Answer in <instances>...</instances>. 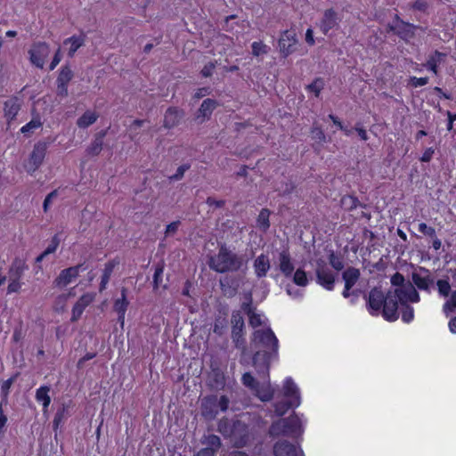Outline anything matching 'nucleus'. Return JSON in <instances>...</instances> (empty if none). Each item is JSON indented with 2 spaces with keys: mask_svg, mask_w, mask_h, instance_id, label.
<instances>
[{
  "mask_svg": "<svg viewBox=\"0 0 456 456\" xmlns=\"http://www.w3.org/2000/svg\"><path fill=\"white\" fill-rule=\"evenodd\" d=\"M395 297L394 289H389L385 295L380 287H374L368 295L364 294L370 314L377 315L382 309V315L388 322H395L399 317Z\"/></svg>",
  "mask_w": 456,
  "mask_h": 456,
  "instance_id": "f257e3e1",
  "label": "nucleus"
},
{
  "mask_svg": "<svg viewBox=\"0 0 456 456\" xmlns=\"http://www.w3.org/2000/svg\"><path fill=\"white\" fill-rule=\"evenodd\" d=\"M248 259L246 256L238 255L231 250L226 244H221L218 253L209 257L208 265L209 268L218 273H235L247 268Z\"/></svg>",
  "mask_w": 456,
  "mask_h": 456,
  "instance_id": "f03ea898",
  "label": "nucleus"
},
{
  "mask_svg": "<svg viewBox=\"0 0 456 456\" xmlns=\"http://www.w3.org/2000/svg\"><path fill=\"white\" fill-rule=\"evenodd\" d=\"M284 399L274 403L275 414L283 416L290 408H296L300 404V393L291 378L285 380L283 386Z\"/></svg>",
  "mask_w": 456,
  "mask_h": 456,
  "instance_id": "7ed1b4c3",
  "label": "nucleus"
},
{
  "mask_svg": "<svg viewBox=\"0 0 456 456\" xmlns=\"http://www.w3.org/2000/svg\"><path fill=\"white\" fill-rule=\"evenodd\" d=\"M252 343L257 350L266 349L278 356L279 341L271 328L256 330L252 335Z\"/></svg>",
  "mask_w": 456,
  "mask_h": 456,
  "instance_id": "20e7f679",
  "label": "nucleus"
},
{
  "mask_svg": "<svg viewBox=\"0 0 456 456\" xmlns=\"http://www.w3.org/2000/svg\"><path fill=\"white\" fill-rule=\"evenodd\" d=\"M277 359L278 356H273L272 352L266 349L256 350L252 357V364L258 376L262 379H266L269 377L271 362Z\"/></svg>",
  "mask_w": 456,
  "mask_h": 456,
  "instance_id": "39448f33",
  "label": "nucleus"
},
{
  "mask_svg": "<svg viewBox=\"0 0 456 456\" xmlns=\"http://www.w3.org/2000/svg\"><path fill=\"white\" fill-rule=\"evenodd\" d=\"M387 28L403 41L408 42L415 37V29L421 28L412 23L403 21L397 14H395V22L389 23L387 25Z\"/></svg>",
  "mask_w": 456,
  "mask_h": 456,
  "instance_id": "423d86ee",
  "label": "nucleus"
},
{
  "mask_svg": "<svg viewBox=\"0 0 456 456\" xmlns=\"http://www.w3.org/2000/svg\"><path fill=\"white\" fill-rule=\"evenodd\" d=\"M232 339L236 348L245 349V338L243 330L245 327L244 319L240 311H233L231 317Z\"/></svg>",
  "mask_w": 456,
  "mask_h": 456,
  "instance_id": "0eeeda50",
  "label": "nucleus"
},
{
  "mask_svg": "<svg viewBox=\"0 0 456 456\" xmlns=\"http://www.w3.org/2000/svg\"><path fill=\"white\" fill-rule=\"evenodd\" d=\"M394 294L397 306L398 304L403 305L408 304V302L417 303L419 301V292L409 281H407V284L403 289H394Z\"/></svg>",
  "mask_w": 456,
  "mask_h": 456,
  "instance_id": "6e6552de",
  "label": "nucleus"
},
{
  "mask_svg": "<svg viewBox=\"0 0 456 456\" xmlns=\"http://www.w3.org/2000/svg\"><path fill=\"white\" fill-rule=\"evenodd\" d=\"M297 34L294 30H285L282 32L279 42V49L282 57L286 58L297 50Z\"/></svg>",
  "mask_w": 456,
  "mask_h": 456,
  "instance_id": "1a4fd4ad",
  "label": "nucleus"
},
{
  "mask_svg": "<svg viewBox=\"0 0 456 456\" xmlns=\"http://www.w3.org/2000/svg\"><path fill=\"white\" fill-rule=\"evenodd\" d=\"M30 55V61L36 67L43 69L45 61L50 53L49 45L45 42H38L33 45V47L28 51Z\"/></svg>",
  "mask_w": 456,
  "mask_h": 456,
  "instance_id": "9d476101",
  "label": "nucleus"
},
{
  "mask_svg": "<svg viewBox=\"0 0 456 456\" xmlns=\"http://www.w3.org/2000/svg\"><path fill=\"white\" fill-rule=\"evenodd\" d=\"M412 282L419 289L430 292L435 285V278L430 271L425 267L419 268V273H412Z\"/></svg>",
  "mask_w": 456,
  "mask_h": 456,
  "instance_id": "9b49d317",
  "label": "nucleus"
},
{
  "mask_svg": "<svg viewBox=\"0 0 456 456\" xmlns=\"http://www.w3.org/2000/svg\"><path fill=\"white\" fill-rule=\"evenodd\" d=\"M47 148L48 143L45 142H38L34 145L29 156L28 172H35L42 165Z\"/></svg>",
  "mask_w": 456,
  "mask_h": 456,
  "instance_id": "f8f14e48",
  "label": "nucleus"
},
{
  "mask_svg": "<svg viewBox=\"0 0 456 456\" xmlns=\"http://www.w3.org/2000/svg\"><path fill=\"white\" fill-rule=\"evenodd\" d=\"M231 439L237 448L244 447L249 441L248 427L240 420L233 421V430Z\"/></svg>",
  "mask_w": 456,
  "mask_h": 456,
  "instance_id": "ddd939ff",
  "label": "nucleus"
},
{
  "mask_svg": "<svg viewBox=\"0 0 456 456\" xmlns=\"http://www.w3.org/2000/svg\"><path fill=\"white\" fill-rule=\"evenodd\" d=\"M80 270H86V268H83V265H77L61 270L60 274L53 281L54 286L60 289L65 288L78 276Z\"/></svg>",
  "mask_w": 456,
  "mask_h": 456,
  "instance_id": "4468645a",
  "label": "nucleus"
},
{
  "mask_svg": "<svg viewBox=\"0 0 456 456\" xmlns=\"http://www.w3.org/2000/svg\"><path fill=\"white\" fill-rule=\"evenodd\" d=\"M245 301L242 302L240 308L248 315V323L251 327L256 328L262 325L261 316L256 314V307L253 305L252 293L248 292L244 296Z\"/></svg>",
  "mask_w": 456,
  "mask_h": 456,
  "instance_id": "2eb2a0df",
  "label": "nucleus"
},
{
  "mask_svg": "<svg viewBox=\"0 0 456 456\" xmlns=\"http://www.w3.org/2000/svg\"><path fill=\"white\" fill-rule=\"evenodd\" d=\"M200 411L202 417L208 420H213L216 419L218 413L217 408V395H212L205 396L201 400Z\"/></svg>",
  "mask_w": 456,
  "mask_h": 456,
  "instance_id": "dca6fc26",
  "label": "nucleus"
},
{
  "mask_svg": "<svg viewBox=\"0 0 456 456\" xmlns=\"http://www.w3.org/2000/svg\"><path fill=\"white\" fill-rule=\"evenodd\" d=\"M274 456H304L302 450L287 440H280L273 445Z\"/></svg>",
  "mask_w": 456,
  "mask_h": 456,
  "instance_id": "f3484780",
  "label": "nucleus"
},
{
  "mask_svg": "<svg viewBox=\"0 0 456 456\" xmlns=\"http://www.w3.org/2000/svg\"><path fill=\"white\" fill-rule=\"evenodd\" d=\"M277 263L278 268L281 271V273L286 278H290L294 273L295 266L288 249H284L279 253Z\"/></svg>",
  "mask_w": 456,
  "mask_h": 456,
  "instance_id": "a211bd4d",
  "label": "nucleus"
},
{
  "mask_svg": "<svg viewBox=\"0 0 456 456\" xmlns=\"http://www.w3.org/2000/svg\"><path fill=\"white\" fill-rule=\"evenodd\" d=\"M317 282L328 290H332L335 284V275L326 266H319L316 271Z\"/></svg>",
  "mask_w": 456,
  "mask_h": 456,
  "instance_id": "6ab92c4d",
  "label": "nucleus"
},
{
  "mask_svg": "<svg viewBox=\"0 0 456 456\" xmlns=\"http://www.w3.org/2000/svg\"><path fill=\"white\" fill-rule=\"evenodd\" d=\"M184 112L176 107H169L164 115L163 126L170 129L179 125Z\"/></svg>",
  "mask_w": 456,
  "mask_h": 456,
  "instance_id": "aec40b11",
  "label": "nucleus"
},
{
  "mask_svg": "<svg viewBox=\"0 0 456 456\" xmlns=\"http://www.w3.org/2000/svg\"><path fill=\"white\" fill-rule=\"evenodd\" d=\"M284 419L286 421L285 428L287 431V436L297 438L303 434L304 429L302 427L301 420L295 412H293V414L289 418Z\"/></svg>",
  "mask_w": 456,
  "mask_h": 456,
  "instance_id": "412c9836",
  "label": "nucleus"
},
{
  "mask_svg": "<svg viewBox=\"0 0 456 456\" xmlns=\"http://www.w3.org/2000/svg\"><path fill=\"white\" fill-rule=\"evenodd\" d=\"M217 105L218 103L216 100L210 98L205 99L196 114V119L199 123H203L205 120H208Z\"/></svg>",
  "mask_w": 456,
  "mask_h": 456,
  "instance_id": "4be33fe9",
  "label": "nucleus"
},
{
  "mask_svg": "<svg viewBox=\"0 0 456 456\" xmlns=\"http://www.w3.org/2000/svg\"><path fill=\"white\" fill-rule=\"evenodd\" d=\"M338 13L334 9H327L320 23L321 30L324 35H327L329 31L338 25Z\"/></svg>",
  "mask_w": 456,
  "mask_h": 456,
  "instance_id": "5701e85b",
  "label": "nucleus"
},
{
  "mask_svg": "<svg viewBox=\"0 0 456 456\" xmlns=\"http://www.w3.org/2000/svg\"><path fill=\"white\" fill-rule=\"evenodd\" d=\"M127 289L126 288L121 289V298H118L114 302L113 310L118 314V322L121 326L125 322V314L127 310L129 302L126 299Z\"/></svg>",
  "mask_w": 456,
  "mask_h": 456,
  "instance_id": "b1692460",
  "label": "nucleus"
},
{
  "mask_svg": "<svg viewBox=\"0 0 456 456\" xmlns=\"http://www.w3.org/2000/svg\"><path fill=\"white\" fill-rule=\"evenodd\" d=\"M208 384L213 390H221L225 387V377L219 368H212L208 374Z\"/></svg>",
  "mask_w": 456,
  "mask_h": 456,
  "instance_id": "393cba45",
  "label": "nucleus"
},
{
  "mask_svg": "<svg viewBox=\"0 0 456 456\" xmlns=\"http://www.w3.org/2000/svg\"><path fill=\"white\" fill-rule=\"evenodd\" d=\"M92 300V297L88 294L83 295L79 297L72 308V316L70 319L72 322H77L81 317L84 310L90 305Z\"/></svg>",
  "mask_w": 456,
  "mask_h": 456,
  "instance_id": "a878e982",
  "label": "nucleus"
},
{
  "mask_svg": "<svg viewBox=\"0 0 456 456\" xmlns=\"http://www.w3.org/2000/svg\"><path fill=\"white\" fill-rule=\"evenodd\" d=\"M253 266L257 278L266 276L271 267L269 257L265 254H261L255 259Z\"/></svg>",
  "mask_w": 456,
  "mask_h": 456,
  "instance_id": "bb28decb",
  "label": "nucleus"
},
{
  "mask_svg": "<svg viewBox=\"0 0 456 456\" xmlns=\"http://www.w3.org/2000/svg\"><path fill=\"white\" fill-rule=\"evenodd\" d=\"M19 102V98L14 96L4 102V116L9 121L13 120L16 118L20 109V104Z\"/></svg>",
  "mask_w": 456,
  "mask_h": 456,
  "instance_id": "cd10ccee",
  "label": "nucleus"
},
{
  "mask_svg": "<svg viewBox=\"0 0 456 456\" xmlns=\"http://www.w3.org/2000/svg\"><path fill=\"white\" fill-rule=\"evenodd\" d=\"M106 134L107 130H102L95 134L94 140L86 149L88 155L98 156L101 153L103 145V138L106 136Z\"/></svg>",
  "mask_w": 456,
  "mask_h": 456,
  "instance_id": "c85d7f7f",
  "label": "nucleus"
},
{
  "mask_svg": "<svg viewBox=\"0 0 456 456\" xmlns=\"http://www.w3.org/2000/svg\"><path fill=\"white\" fill-rule=\"evenodd\" d=\"M28 269V265L21 259L16 258L12 263L9 269V280L20 281L23 275L25 270Z\"/></svg>",
  "mask_w": 456,
  "mask_h": 456,
  "instance_id": "c756f323",
  "label": "nucleus"
},
{
  "mask_svg": "<svg viewBox=\"0 0 456 456\" xmlns=\"http://www.w3.org/2000/svg\"><path fill=\"white\" fill-rule=\"evenodd\" d=\"M360 270L350 266L342 273V279L345 281V285L354 287L360 278Z\"/></svg>",
  "mask_w": 456,
  "mask_h": 456,
  "instance_id": "7c9ffc66",
  "label": "nucleus"
},
{
  "mask_svg": "<svg viewBox=\"0 0 456 456\" xmlns=\"http://www.w3.org/2000/svg\"><path fill=\"white\" fill-rule=\"evenodd\" d=\"M68 44L70 45L69 51H68V55L69 58H72L75 55L77 49L79 47H81L82 45H84L85 37L84 36H72L69 38H66L63 41V45H66Z\"/></svg>",
  "mask_w": 456,
  "mask_h": 456,
  "instance_id": "2f4dec72",
  "label": "nucleus"
},
{
  "mask_svg": "<svg viewBox=\"0 0 456 456\" xmlns=\"http://www.w3.org/2000/svg\"><path fill=\"white\" fill-rule=\"evenodd\" d=\"M285 419H280L277 421L272 423L269 428L268 434L271 437H278L280 436H287L285 428Z\"/></svg>",
  "mask_w": 456,
  "mask_h": 456,
  "instance_id": "473e14b6",
  "label": "nucleus"
},
{
  "mask_svg": "<svg viewBox=\"0 0 456 456\" xmlns=\"http://www.w3.org/2000/svg\"><path fill=\"white\" fill-rule=\"evenodd\" d=\"M445 56V53L436 50L434 53L429 56L427 63L424 64V66L428 69L433 71L435 74H437V64L440 63Z\"/></svg>",
  "mask_w": 456,
  "mask_h": 456,
  "instance_id": "72a5a7b5",
  "label": "nucleus"
},
{
  "mask_svg": "<svg viewBox=\"0 0 456 456\" xmlns=\"http://www.w3.org/2000/svg\"><path fill=\"white\" fill-rule=\"evenodd\" d=\"M73 77L74 72L71 69L69 64L67 63L64 66H62L60 69L58 77L56 78V84L69 85V83L73 79Z\"/></svg>",
  "mask_w": 456,
  "mask_h": 456,
  "instance_id": "f704fd0d",
  "label": "nucleus"
},
{
  "mask_svg": "<svg viewBox=\"0 0 456 456\" xmlns=\"http://www.w3.org/2000/svg\"><path fill=\"white\" fill-rule=\"evenodd\" d=\"M98 118V115L91 110H86L77 120V125L80 128H86L93 125Z\"/></svg>",
  "mask_w": 456,
  "mask_h": 456,
  "instance_id": "c9c22d12",
  "label": "nucleus"
},
{
  "mask_svg": "<svg viewBox=\"0 0 456 456\" xmlns=\"http://www.w3.org/2000/svg\"><path fill=\"white\" fill-rule=\"evenodd\" d=\"M340 202L341 206L347 211H352L357 207L366 208L365 204H362L356 197L352 195L342 197Z\"/></svg>",
  "mask_w": 456,
  "mask_h": 456,
  "instance_id": "e433bc0d",
  "label": "nucleus"
},
{
  "mask_svg": "<svg viewBox=\"0 0 456 456\" xmlns=\"http://www.w3.org/2000/svg\"><path fill=\"white\" fill-rule=\"evenodd\" d=\"M50 387L42 386L36 392V399L38 402H42L44 410H45L51 403V397L48 395Z\"/></svg>",
  "mask_w": 456,
  "mask_h": 456,
  "instance_id": "4c0bfd02",
  "label": "nucleus"
},
{
  "mask_svg": "<svg viewBox=\"0 0 456 456\" xmlns=\"http://www.w3.org/2000/svg\"><path fill=\"white\" fill-rule=\"evenodd\" d=\"M271 212L268 208H262L257 217V226L259 229L265 232L270 228L269 216Z\"/></svg>",
  "mask_w": 456,
  "mask_h": 456,
  "instance_id": "58836bf2",
  "label": "nucleus"
},
{
  "mask_svg": "<svg viewBox=\"0 0 456 456\" xmlns=\"http://www.w3.org/2000/svg\"><path fill=\"white\" fill-rule=\"evenodd\" d=\"M115 267V263L113 261H110L105 265L103 273L102 275L101 283H100V290H103L106 288L107 283L110 281V278L113 273Z\"/></svg>",
  "mask_w": 456,
  "mask_h": 456,
  "instance_id": "ea45409f",
  "label": "nucleus"
},
{
  "mask_svg": "<svg viewBox=\"0 0 456 456\" xmlns=\"http://www.w3.org/2000/svg\"><path fill=\"white\" fill-rule=\"evenodd\" d=\"M201 443L203 444L207 445L206 448H210L215 452H216L221 446V440H220L219 436H217L216 435L205 436L203 437V439L201 440Z\"/></svg>",
  "mask_w": 456,
  "mask_h": 456,
  "instance_id": "a19ab883",
  "label": "nucleus"
},
{
  "mask_svg": "<svg viewBox=\"0 0 456 456\" xmlns=\"http://www.w3.org/2000/svg\"><path fill=\"white\" fill-rule=\"evenodd\" d=\"M163 272L164 267L162 265H158L155 267V272L153 274V289L157 290L159 287H163V289L167 288L166 284H163Z\"/></svg>",
  "mask_w": 456,
  "mask_h": 456,
  "instance_id": "79ce46f5",
  "label": "nucleus"
},
{
  "mask_svg": "<svg viewBox=\"0 0 456 456\" xmlns=\"http://www.w3.org/2000/svg\"><path fill=\"white\" fill-rule=\"evenodd\" d=\"M233 430V422L231 423L227 419H223L218 422V431L225 437H232Z\"/></svg>",
  "mask_w": 456,
  "mask_h": 456,
  "instance_id": "37998d69",
  "label": "nucleus"
},
{
  "mask_svg": "<svg viewBox=\"0 0 456 456\" xmlns=\"http://www.w3.org/2000/svg\"><path fill=\"white\" fill-rule=\"evenodd\" d=\"M293 282L301 287H305L308 284V279L306 276L305 272L298 268L295 273L292 274Z\"/></svg>",
  "mask_w": 456,
  "mask_h": 456,
  "instance_id": "c03bdc74",
  "label": "nucleus"
},
{
  "mask_svg": "<svg viewBox=\"0 0 456 456\" xmlns=\"http://www.w3.org/2000/svg\"><path fill=\"white\" fill-rule=\"evenodd\" d=\"M324 87V81L321 77L315 78L310 85L306 86V89L314 93L316 97L320 96L321 91Z\"/></svg>",
  "mask_w": 456,
  "mask_h": 456,
  "instance_id": "a18cd8bd",
  "label": "nucleus"
},
{
  "mask_svg": "<svg viewBox=\"0 0 456 456\" xmlns=\"http://www.w3.org/2000/svg\"><path fill=\"white\" fill-rule=\"evenodd\" d=\"M330 265L337 271H341L344 268V262L340 255L330 251L329 255Z\"/></svg>",
  "mask_w": 456,
  "mask_h": 456,
  "instance_id": "49530a36",
  "label": "nucleus"
},
{
  "mask_svg": "<svg viewBox=\"0 0 456 456\" xmlns=\"http://www.w3.org/2000/svg\"><path fill=\"white\" fill-rule=\"evenodd\" d=\"M242 384L252 389V390H257L259 387V383L256 380V379L251 375L250 372H246L242 376Z\"/></svg>",
  "mask_w": 456,
  "mask_h": 456,
  "instance_id": "de8ad7c7",
  "label": "nucleus"
},
{
  "mask_svg": "<svg viewBox=\"0 0 456 456\" xmlns=\"http://www.w3.org/2000/svg\"><path fill=\"white\" fill-rule=\"evenodd\" d=\"M402 319L404 322H410L413 320L414 310L409 304L401 305Z\"/></svg>",
  "mask_w": 456,
  "mask_h": 456,
  "instance_id": "09e8293b",
  "label": "nucleus"
},
{
  "mask_svg": "<svg viewBox=\"0 0 456 456\" xmlns=\"http://www.w3.org/2000/svg\"><path fill=\"white\" fill-rule=\"evenodd\" d=\"M439 295L442 297H448L451 292V285L448 280H438L436 281Z\"/></svg>",
  "mask_w": 456,
  "mask_h": 456,
  "instance_id": "8fccbe9b",
  "label": "nucleus"
},
{
  "mask_svg": "<svg viewBox=\"0 0 456 456\" xmlns=\"http://www.w3.org/2000/svg\"><path fill=\"white\" fill-rule=\"evenodd\" d=\"M42 126V122L40 121V118H33L28 123H27L25 126H23L20 129V132L24 134L29 132H33L35 129L40 127Z\"/></svg>",
  "mask_w": 456,
  "mask_h": 456,
  "instance_id": "3c124183",
  "label": "nucleus"
},
{
  "mask_svg": "<svg viewBox=\"0 0 456 456\" xmlns=\"http://www.w3.org/2000/svg\"><path fill=\"white\" fill-rule=\"evenodd\" d=\"M67 418V409L65 406H62L61 409L57 411L54 415L53 425V428L57 429L59 425L62 423V421Z\"/></svg>",
  "mask_w": 456,
  "mask_h": 456,
  "instance_id": "603ef678",
  "label": "nucleus"
},
{
  "mask_svg": "<svg viewBox=\"0 0 456 456\" xmlns=\"http://www.w3.org/2000/svg\"><path fill=\"white\" fill-rule=\"evenodd\" d=\"M190 167H191L190 164L181 165L180 167H177L176 172L173 175L168 177L169 181L170 182L180 181L181 179H183L184 173L187 170H189Z\"/></svg>",
  "mask_w": 456,
  "mask_h": 456,
  "instance_id": "864d4df0",
  "label": "nucleus"
},
{
  "mask_svg": "<svg viewBox=\"0 0 456 456\" xmlns=\"http://www.w3.org/2000/svg\"><path fill=\"white\" fill-rule=\"evenodd\" d=\"M391 283L393 286L396 287L395 289H403L406 286L407 281H405L404 276L397 272L391 277Z\"/></svg>",
  "mask_w": 456,
  "mask_h": 456,
  "instance_id": "5fc2aeb1",
  "label": "nucleus"
},
{
  "mask_svg": "<svg viewBox=\"0 0 456 456\" xmlns=\"http://www.w3.org/2000/svg\"><path fill=\"white\" fill-rule=\"evenodd\" d=\"M252 54L254 56H259L267 53L268 47L263 42H254L251 45Z\"/></svg>",
  "mask_w": 456,
  "mask_h": 456,
  "instance_id": "6e6d98bb",
  "label": "nucleus"
},
{
  "mask_svg": "<svg viewBox=\"0 0 456 456\" xmlns=\"http://www.w3.org/2000/svg\"><path fill=\"white\" fill-rule=\"evenodd\" d=\"M225 327H226L225 319H223V318L216 319L215 323H214L213 332L219 336H222L224 332Z\"/></svg>",
  "mask_w": 456,
  "mask_h": 456,
  "instance_id": "4d7b16f0",
  "label": "nucleus"
},
{
  "mask_svg": "<svg viewBox=\"0 0 456 456\" xmlns=\"http://www.w3.org/2000/svg\"><path fill=\"white\" fill-rule=\"evenodd\" d=\"M311 134L313 135V139L319 142H326V135L322 129L319 126H313L311 130Z\"/></svg>",
  "mask_w": 456,
  "mask_h": 456,
  "instance_id": "13d9d810",
  "label": "nucleus"
},
{
  "mask_svg": "<svg viewBox=\"0 0 456 456\" xmlns=\"http://www.w3.org/2000/svg\"><path fill=\"white\" fill-rule=\"evenodd\" d=\"M409 5L410 8L422 12H427L428 9V4L424 0H416L415 2L410 4Z\"/></svg>",
  "mask_w": 456,
  "mask_h": 456,
  "instance_id": "bf43d9fd",
  "label": "nucleus"
},
{
  "mask_svg": "<svg viewBox=\"0 0 456 456\" xmlns=\"http://www.w3.org/2000/svg\"><path fill=\"white\" fill-rule=\"evenodd\" d=\"M59 244H60V239L58 238V235H54L52 238L50 244L45 249V255H50L52 253H54L56 251Z\"/></svg>",
  "mask_w": 456,
  "mask_h": 456,
  "instance_id": "052dcab7",
  "label": "nucleus"
},
{
  "mask_svg": "<svg viewBox=\"0 0 456 456\" xmlns=\"http://www.w3.org/2000/svg\"><path fill=\"white\" fill-rule=\"evenodd\" d=\"M419 231L424 235L429 236L431 238L436 237V230L431 226H428L425 223H420L419 224Z\"/></svg>",
  "mask_w": 456,
  "mask_h": 456,
  "instance_id": "680f3d73",
  "label": "nucleus"
},
{
  "mask_svg": "<svg viewBox=\"0 0 456 456\" xmlns=\"http://www.w3.org/2000/svg\"><path fill=\"white\" fill-rule=\"evenodd\" d=\"M58 196V191L57 190H53V191H51L45 199L44 200V203H43V208H44V211L45 212H47L48 211V208H49V206L50 204L52 203V201L56 199Z\"/></svg>",
  "mask_w": 456,
  "mask_h": 456,
  "instance_id": "e2e57ef3",
  "label": "nucleus"
},
{
  "mask_svg": "<svg viewBox=\"0 0 456 456\" xmlns=\"http://www.w3.org/2000/svg\"><path fill=\"white\" fill-rule=\"evenodd\" d=\"M68 86L69 85L66 84H56V96L60 97L61 99L68 97Z\"/></svg>",
  "mask_w": 456,
  "mask_h": 456,
  "instance_id": "0e129e2a",
  "label": "nucleus"
},
{
  "mask_svg": "<svg viewBox=\"0 0 456 456\" xmlns=\"http://www.w3.org/2000/svg\"><path fill=\"white\" fill-rule=\"evenodd\" d=\"M215 68H216V63L209 61L203 67V69L200 71V74L204 77H209L212 76V73H213V70L215 69Z\"/></svg>",
  "mask_w": 456,
  "mask_h": 456,
  "instance_id": "69168bd1",
  "label": "nucleus"
},
{
  "mask_svg": "<svg viewBox=\"0 0 456 456\" xmlns=\"http://www.w3.org/2000/svg\"><path fill=\"white\" fill-rule=\"evenodd\" d=\"M15 377H12L9 379L3 382L1 386V395H4V397H7L9 395V390L12 386V384L14 382Z\"/></svg>",
  "mask_w": 456,
  "mask_h": 456,
  "instance_id": "338daca9",
  "label": "nucleus"
},
{
  "mask_svg": "<svg viewBox=\"0 0 456 456\" xmlns=\"http://www.w3.org/2000/svg\"><path fill=\"white\" fill-rule=\"evenodd\" d=\"M428 83V77H411L410 79V85L414 87L422 86L427 85Z\"/></svg>",
  "mask_w": 456,
  "mask_h": 456,
  "instance_id": "774afa93",
  "label": "nucleus"
}]
</instances>
